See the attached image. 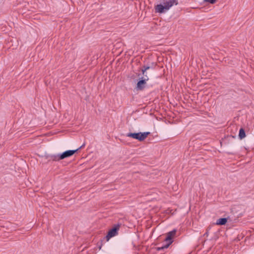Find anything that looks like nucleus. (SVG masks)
Listing matches in <instances>:
<instances>
[{
    "label": "nucleus",
    "instance_id": "nucleus-4",
    "mask_svg": "<svg viewBox=\"0 0 254 254\" xmlns=\"http://www.w3.org/2000/svg\"><path fill=\"white\" fill-rule=\"evenodd\" d=\"M149 80V77L147 75H145V77H142L141 79L139 80L137 84L136 88L137 90H142L146 86V82Z\"/></svg>",
    "mask_w": 254,
    "mask_h": 254
},
{
    "label": "nucleus",
    "instance_id": "nucleus-3",
    "mask_svg": "<svg viewBox=\"0 0 254 254\" xmlns=\"http://www.w3.org/2000/svg\"><path fill=\"white\" fill-rule=\"evenodd\" d=\"M176 231L175 230H174L168 233L167 234V237L165 240L166 244L164 246L158 248V250H162L164 248H167L173 242L172 239L176 235Z\"/></svg>",
    "mask_w": 254,
    "mask_h": 254
},
{
    "label": "nucleus",
    "instance_id": "nucleus-9",
    "mask_svg": "<svg viewBox=\"0 0 254 254\" xmlns=\"http://www.w3.org/2000/svg\"><path fill=\"white\" fill-rule=\"evenodd\" d=\"M245 132L243 128H241L239 131V136L240 139H242L245 137Z\"/></svg>",
    "mask_w": 254,
    "mask_h": 254
},
{
    "label": "nucleus",
    "instance_id": "nucleus-10",
    "mask_svg": "<svg viewBox=\"0 0 254 254\" xmlns=\"http://www.w3.org/2000/svg\"><path fill=\"white\" fill-rule=\"evenodd\" d=\"M149 68H150V67L149 66H144L141 69V71H142V74L144 75V76L145 77V75H147V74L146 73V72L147 70L149 69Z\"/></svg>",
    "mask_w": 254,
    "mask_h": 254
},
{
    "label": "nucleus",
    "instance_id": "nucleus-8",
    "mask_svg": "<svg viewBox=\"0 0 254 254\" xmlns=\"http://www.w3.org/2000/svg\"><path fill=\"white\" fill-rule=\"evenodd\" d=\"M51 158L53 161H58L62 160V158H61V154L52 155L51 156Z\"/></svg>",
    "mask_w": 254,
    "mask_h": 254
},
{
    "label": "nucleus",
    "instance_id": "nucleus-6",
    "mask_svg": "<svg viewBox=\"0 0 254 254\" xmlns=\"http://www.w3.org/2000/svg\"><path fill=\"white\" fill-rule=\"evenodd\" d=\"M81 147H80L79 148L77 149L76 150H67V151H66L63 152V153L61 154V158H62V160H63L65 158H67V157L72 156L77 150H78Z\"/></svg>",
    "mask_w": 254,
    "mask_h": 254
},
{
    "label": "nucleus",
    "instance_id": "nucleus-7",
    "mask_svg": "<svg viewBox=\"0 0 254 254\" xmlns=\"http://www.w3.org/2000/svg\"><path fill=\"white\" fill-rule=\"evenodd\" d=\"M227 222V219L226 218H222L218 219L216 222V224L217 225H225Z\"/></svg>",
    "mask_w": 254,
    "mask_h": 254
},
{
    "label": "nucleus",
    "instance_id": "nucleus-12",
    "mask_svg": "<svg viewBox=\"0 0 254 254\" xmlns=\"http://www.w3.org/2000/svg\"><path fill=\"white\" fill-rule=\"evenodd\" d=\"M204 235H205V236H208V232H207V231L205 233Z\"/></svg>",
    "mask_w": 254,
    "mask_h": 254
},
{
    "label": "nucleus",
    "instance_id": "nucleus-2",
    "mask_svg": "<svg viewBox=\"0 0 254 254\" xmlns=\"http://www.w3.org/2000/svg\"><path fill=\"white\" fill-rule=\"evenodd\" d=\"M150 132H138V133H128L127 134V137H131L134 139L138 140L140 141H142L146 139L147 136L150 134Z\"/></svg>",
    "mask_w": 254,
    "mask_h": 254
},
{
    "label": "nucleus",
    "instance_id": "nucleus-5",
    "mask_svg": "<svg viewBox=\"0 0 254 254\" xmlns=\"http://www.w3.org/2000/svg\"><path fill=\"white\" fill-rule=\"evenodd\" d=\"M119 227H120V226L117 225L109 231L108 235L106 236L107 241H108L112 237H114L116 235H117V232L119 229Z\"/></svg>",
    "mask_w": 254,
    "mask_h": 254
},
{
    "label": "nucleus",
    "instance_id": "nucleus-1",
    "mask_svg": "<svg viewBox=\"0 0 254 254\" xmlns=\"http://www.w3.org/2000/svg\"><path fill=\"white\" fill-rule=\"evenodd\" d=\"M178 3L177 0H163V4L157 5L155 9L157 12L164 13L169 10L174 5H176Z\"/></svg>",
    "mask_w": 254,
    "mask_h": 254
},
{
    "label": "nucleus",
    "instance_id": "nucleus-11",
    "mask_svg": "<svg viewBox=\"0 0 254 254\" xmlns=\"http://www.w3.org/2000/svg\"><path fill=\"white\" fill-rule=\"evenodd\" d=\"M204 2H208L211 4H214L216 3L217 0H203Z\"/></svg>",
    "mask_w": 254,
    "mask_h": 254
}]
</instances>
